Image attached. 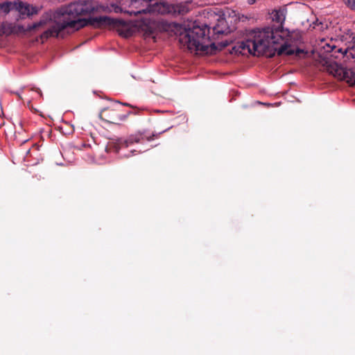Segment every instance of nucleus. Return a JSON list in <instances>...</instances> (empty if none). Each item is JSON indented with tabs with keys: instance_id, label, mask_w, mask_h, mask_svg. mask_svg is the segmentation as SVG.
Listing matches in <instances>:
<instances>
[{
	"instance_id": "f257e3e1",
	"label": "nucleus",
	"mask_w": 355,
	"mask_h": 355,
	"mask_svg": "<svg viewBox=\"0 0 355 355\" xmlns=\"http://www.w3.org/2000/svg\"><path fill=\"white\" fill-rule=\"evenodd\" d=\"M272 21L279 24L277 27L267 26L249 31L245 40L240 43L239 48L248 50L253 55H266L273 57L278 55H300L304 50L295 48L301 42L298 31L284 29L283 24L286 19V10H273L271 14Z\"/></svg>"
},
{
	"instance_id": "f03ea898",
	"label": "nucleus",
	"mask_w": 355,
	"mask_h": 355,
	"mask_svg": "<svg viewBox=\"0 0 355 355\" xmlns=\"http://www.w3.org/2000/svg\"><path fill=\"white\" fill-rule=\"evenodd\" d=\"M96 10V3L92 0H81L70 3L60 10V17L44 32L42 37L59 36L64 37L65 32L69 33V29L73 32L88 25L96 28L126 26V22L124 20L107 16L80 18L81 16L90 15Z\"/></svg>"
},
{
	"instance_id": "7ed1b4c3",
	"label": "nucleus",
	"mask_w": 355,
	"mask_h": 355,
	"mask_svg": "<svg viewBox=\"0 0 355 355\" xmlns=\"http://www.w3.org/2000/svg\"><path fill=\"white\" fill-rule=\"evenodd\" d=\"M207 32V26L201 27L193 24L192 27L184 28V31L180 33L179 41L187 45L189 50L207 53L209 40Z\"/></svg>"
},
{
	"instance_id": "20e7f679",
	"label": "nucleus",
	"mask_w": 355,
	"mask_h": 355,
	"mask_svg": "<svg viewBox=\"0 0 355 355\" xmlns=\"http://www.w3.org/2000/svg\"><path fill=\"white\" fill-rule=\"evenodd\" d=\"M121 107L122 105L117 103L113 106L104 108L99 113V117L107 123L119 124L121 122L125 121L130 114H137L138 113V111H134L122 114Z\"/></svg>"
},
{
	"instance_id": "39448f33",
	"label": "nucleus",
	"mask_w": 355,
	"mask_h": 355,
	"mask_svg": "<svg viewBox=\"0 0 355 355\" xmlns=\"http://www.w3.org/2000/svg\"><path fill=\"white\" fill-rule=\"evenodd\" d=\"M330 73L340 80H345L351 85H355V69L343 67L335 64L331 65Z\"/></svg>"
},
{
	"instance_id": "423d86ee",
	"label": "nucleus",
	"mask_w": 355,
	"mask_h": 355,
	"mask_svg": "<svg viewBox=\"0 0 355 355\" xmlns=\"http://www.w3.org/2000/svg\"><path fill=\"white\" fill-rule=\"evenodd\" d=\"M149 0H130L128 9L125 10L127 14L132 16H137L140 14H147Z\"/></svg>"
},
{
	"instance_id": "0eeeda50",
	"label": "nucleus",
	"mask_w": 355,
	"mask_h": 355,
	"mask_svg": "<svg viewBox=\"0 0 355 355\" xmlns=\"http://www.w3.org/2000/svg\"><path fill=\"white\" fill-rule=\"evenodd\" d=\"M326 52L332 53L331 56L338 58L339 56L346 58L347 59H355V53L350 51L349 46L343 49V48H338L334 44H327L324 47Z\"/></svg>"
},
{
	"instance_id": "6e6552de",
	"label": "nucleus",
	"mask_w": 355,
	"mask_h": 355,
	"mask_svg": "<svg viewBox=\"0 0 355 355\" xmlns=\"http://www.w3.org/2000/svg\"><path fill=\"white\" fill-rule=\"evenodd\" d=\"M147 12L149 14H170V3L158 0H149Z\"/></svg>"
},
{
	"instance_id": "1a4fd4ad",
	"label": "nucleus",
	"mask_w": 355,
	"mask_h": 355,
	"mask_svg": "<svg viewBox=\"0 0 355 355\" xmlns=\"http://www.w3.org/2000/svg\"><path fill=\"white\" fill-rule=\"evenodd\" d=\"M13 7L19 12L21 17H24V16H31L34 14H37L38 12L37 7L31 6L30 4L21 1H15L13 4Z\"/></svg>"
},
{
	"instance_id": "9d476101",
	"label": "nucleus",
	"mask_w": 355,
	"mask_h": 355,
	"mask_svg": "<svg viewBox=\"0 0 355 355\" xmlns=\"http://www.w3.org/2000/svg\"><path fill=\"white\" fill-rule=\"evenodd\" d=\"M191 10V2L185 1L179 3H170V14L173 16L184 15Z\"/></svg>"
},
{
	"instance_id": "9b49d317",
	"label": "nucleus",
	"mask_w": 355,
	"mask_h": 355,
	"mask_svg": "<svg viewBox=\"0 0 355 355\" xmlns=\"http://www.w3.org/2000/svg\"><path fill=\"white\" fill-rule=\"evenodd\" d=\"M45 21L41 19L40 21L33 24L32 25L28 26L26 28L22 25L14 24V34L24 33L26 32H30L39 28L45 24Z\"/></svg>"
},
{
	"instance_id": "f8f14e48",
	"label": "nucleus",
	"mask_w": 355,
	"mask_h": 355,
	"mask_svg": "<svg viewBox=\"0 0 355 355\" xmlns=\"http://www.w3.org/2000/svg\"><path fill=\"white\" fill-rule=\"evenodd\" d=\"M140 142V137L137 136H131L127 139H119L116 142V148L119 150L123 148H127L130 144Z\"/></svg>"
},
{
	"instance_id": "ddd939ff",
	"label": "nucleus",
	"mask_w": 355,
	"mask_h": 355,
	"mask_svg": "<svg viewBox=\"0 0 355 355\" xmlns=\"http://www.w3.org/2000/svg\"><path fill=\"white\" fill-rule=\"evenodd\" d=\"M14 24L3 22L0 25V36L14 34Z\"/></svg>"
},
{
	"instance_id": "4468645a",
	"label": "nucleus",
	"mask_w": 355,
	"mask_h": 355,
	"mask_svg": "<svg viewBox=\"0 0 355 355\" xmlns=\"http://www.w3.org/2000/svg\"><path fill=\"white\" fill-rule=\"evenodd\" d=\"M114 12H124V13H127L125 12L126 10V6H125V2H123L121 3V6H115L114 8Z\"/></svg>"
},
{
	"instance_id": "2eb2a0df",
	"label": "nucleus",
	"mask_w": 355,
	"mask_h": 355,
	"mask_svg": "<svg viewBox=\"0 0 355 355\" xmlns=\"http://www.w3.org/2000/svg\"><path fill=\"white\" fill-rule=\"evenodd\" d=\"M346 4L352 10H355V0H346Z\"/></svg>"
},
{
	"instance_id": "dca6fc26",
	"label": "nucleus",
	"mask_w": 355,
	"mask_h": 355,
	"mask_svg": "<svg viewBox=\"0 0 355 355\" xmlns=\"http://www.w3.org/2000/svg\"><path fill=\"white\" fill-rule=\"evenodd\" d=\"M167 26V28H165L166 31H168L169 29H171V28H175V29H178V28H180V26L178 24H168L166 25Z\"/></svg>"
},
{
	"instance_id": "f3484780",
	"label": "nucleus",
	"mask_w": 355,
	"mask_h": 355,
	"mask_svg": "<svg viewBox=\"0 0 355 355\" xmlns=\"http://www.w3.org/2000/svg\"><path fill=\"white\" fill-rule=\"evenodd\" d=\"M257 0H246L247 3L250 5H252L257 2Z\"/></svg>"
},
{
	"instance_id": "a211bd4d",
	"label": "nucleus",
	"mask_w": 355,
	"mask_h": 355,
	"mask_svg": "<svg viewBox=\"0 0 355 355\" xmlns=\"http://www.w3.org/2000/svg\"><path fill=\"white\" fill-rule=\"evenodd\" d=\"M214 31H216V33L218 34H223L224 33L223 31L218 30L216 27L214 28Z\"/></svg>"
},
{
	"instance_id": "6ab92c4d",
	"label": "nucleus",
	"mask_w": 355,
	"mask_h": 355,
	"mask_svg": "<svg viewBox=\"0 0 355 355\" xmlns=\"http://www.w3.org/2000/svg\"><path fill=\"white\" fill-rule=\"evenodd\" d=\"M35 91L37 92H38L40 95H42V92H41V90L40 89L37 88V89H35Z\"/></svg>"
},
{
	"instance_id": "aec40b11",
	"label": "nucleus",
	"mask_w": 355,
	"mask_h": 355,
	"mask_svg": "<svg viewBox=\"0 0 355 355\" xmlns=\"http://www.w3.org/2000/svg\"><path fill=\"white\" fill-rule=\"evenodd\" d=\"M155 137V135H152V137H150L148 138V140H149V141H150V140L153 139V137Z\"/></svg>"
},
{
	"instance_id": "412c9836",
	"label": "nucleus",
	"mask_w": 355,
	"mask_h": 355,
	"mask_svg": "<svg viewBox=\"0 0 355 355\" xmlns=\"http://www.w3.org/2000/svg\"><path fill=\"white\" fill-rule=\"evenodd\" d=\"M130 35V32L128 31L125 34V37H128Z\"/></svg>"
},
{
	"instance_id": "4be33fe9",
	"label": "nucleus",
	"mask_w": 355,
	"mask_h": 355,
	"mask_svg": "<svg viewBox=\"0 0 355 355\" xmlns=\"http://www.w3.org/2000/svg\"><path fill=\"white\" fill-rule=\"evenodd\" d=\"M124 105L129 106L128 103H125Z\"/></svg>"
},
{
	"instance_id": "5701e85b",
	"label": "nucleus",
	"mask_w": 355,
	"mask_h": 355,
	"mask_svg": "<svg viewBox=\"0 0 355 355\" xmlns=\"http://www.w3.org/2000/svg\"><path fill=\"white\" fill-rule=\"evenodd\" d=\"M134 152H135V150H132V151H131V153H132V154H133V153H134Z\"/></svg>"
}]
</instances>
